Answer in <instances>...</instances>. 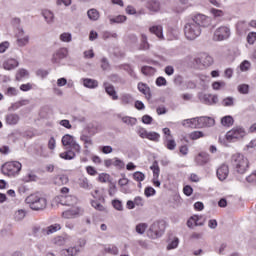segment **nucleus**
Segmentation results:
<instances>
[{
    "instance_id": "f257e3e1",
    "label": "nucleus",
    "mask_w": 256,
    "mask_h": 256,
    "mask_svg": "<svg viewBox=\"0 0 256 256\" xmlns=\"http://www.w3.org/2000/svg\"><path fill=\"white\" fill-rule=\"evenodd\" d=\"M211 18L205 14H196L184 26V35L188 41H195L201 35V27H209Z\"/></svg>"
},
{
    "instance_id": "f03ea898",
    "label": "nucleus",
    "mask_w": 256,
    "mask_h": 256,
    "mask_svg": "<svg viewBox=\"0 0 256 256\" xmlns=\"http://www.w3.org/2000/svg\"><path fill=\"white\" fill-rule=\"evenodd\" d=\"M231 165L237 180L244 182L245 177L243 175L249 171V159L241 153H236L231 156Z\"/></svg>"
},
{
    "instance_id": "7ed1b4c3",
    "label": "nucleus",
    "mask_w": 256,
    "mask_h": 256,
    "mask_svg": "<svg viewBox=\"0 0 256 256\" xmlns=\"http://www.w3.org/2000/svg\"><path fill=\"white\" fill-rule=\"evenodd\" d=\"M25 201L33 211H43L47 208V198L39 193L29 195Z\"/></svg>"
},
{
    "instance_id": "20e7f679",
    "label": "nucleus",
    "mask_w": 256,
    "mask_h": 256,
    "mask_svg": "<svg viewBox=\"0 0 256 256\" xmlns=\"http://www.w3.org/2000/svg\"><path fill=\"white\" fill-rule=\"evenodd\" d=\"M22 167L23 165H21L19 161H11L2 165L1 171L3 175H7L8 177H15L16 175H19Z\"/></svg>"
},
{
    "instance_id": "39448f33",
    "label": "nucleus",
    "mask_w": 256,
    "mask_h": 256,
    "mask_svg": "<svg viewBox=\"0 0 256 256\" xmlns=\"http://www.w3.org/2000/svg\"><path fill=\"white\" fill-rule=\"evenodd\" d=\"M246 135L247 131L245 128L236 126L226 133V141L229 143H237V141H241V139H243Z\"/></svg>"
},
{
    "instance_id": "423d86ee",
    "label": "nucleus",
    "mask_w": 256,
    "mask_h": 256,
    "mask_svg": "<svg viewBox=\"0 0 256 256\" xmlns=\"http://www.w3.org/2000/svg\"><path fill=\"white\" fill-rule=\"evenodd\" d=\"M163 233H165V221L163 220L153 222L148 230V235L151 239H157L158 237H161Z\"/></svg>"
},
{
    "instance_id": "0eeeda50",
    "label": "nucleus",
    "mask_w": 256,
    "mask_h": 256,
    "mask_svg": "<svg viewBox=\"0 0 256 256\" xmlns=\"http://www.w3.org/2000/svg\"><path fill=\"white\" fill-rule=\"evenodd\" d=\"M231 37V28L229 26H220L213 33V41H227Z\"/></svg>"
},
{
    "instance_id": "6e6552de",
    "label": "nucleus",
    "mask_w": 256,
    "mask_h": 256,
    "mask_svg": "<svg viewBox=\"0 0 256 256\" xmlns=\"http://www.w3.org/2000/svg\"><path fill=\"white\" fill-rule=\"evenodd\" d=\"M62 145L66 147V149H72V151H76V153L81 152V146L75 141V137L70 134H66L62 137Z\"/></svg>"
},
{
    "instance_id": "1a4fd4ad",
    "label": "nucleus",
    "mask_w": 256,
    "mask_h": 256,
    "mask_svg": "<svg viewBox=\"0 0 256 256\" xmlns=\"http://www.w3.org/2000/svg\"><path fill=\"white\" fill-rule=\"evenodd\" d=\"M84 210L79 207H73L69 210L62 212V217L64 219H77V217H81L83 215Z\"/></svg>"
},
{
    "instance_id": "9d476101",
    "label": "nucleus",
    "mask_w": 256,
    "mask_h": 256,
    "mask_svg": "<svg viewBox=\"0 0 256 256\" xmlns=\"http://www.w3.org/2000/svg\"><path fill=\"white\" fill-rule=\"evenodd\" d=\"M68 53L69 51L67 50V48H60L53 54L52 63H56V64L61 63V61H63V59L67 57Z\"/></svg>"
},
{
    "instance_id": "9b49d317",
    "label": "nucleus",
    "mask_w": 256,
    "mask_h": 256,
    "mask_svg": "<svg viewBox=\"0 0 256 256\" xmlns=\"http://www.w3.org/2000/svg\"><path fill=\"white\" fill-rule=\"evenodd\" d=\"M216 175H217L219 181H225V179H227V177H229V166H227L225 164L221 165L217 169Z\"/></svg>"
},
{
    "instance_id": "f8f14e48",
    "label": "nucleus",
    "mask_w": 256,
    "mask_h": 256,
    "mask_svg": "<svg viewBox=\"0 0 256 256\" xmlns=\"http://www.w3.org/2000/svg\"><path fill=\"white\" fill-rule=\"evenodd\" d=\"M17 45L18 47H25L26 45H29V35H25V31L23 29H20L18 32Z\"/></svg>"
},
{
    "instance_id": "ddd939ff",
    "label": "nucleus",
    "mask_w": 256,
    "mask_h": 256,
    "mask_svg": "<svg viewBox=\"0 0 256 256\" xmlns=\"http://www.w3.org/2000/svg\"><path fill=\"white\" fill-rule=\"evenodd\" d=\"M199 119V127L203 129V127H213L215 125V119L207 116L198 117Z\"/></svg>"
},
{
    "instance_id": "4468645a",
    "label": "nucleus",
    "mask_w": 256,
    "mask_h": 256,
    "mask_svg": "<svg viewBox=\"0 0 256 256\" xmlns=\"http://www.w3.org/2000/svg\"><path fill=\"white\" fill-rule=\"evenodd\" d=\"M201 101L205 103V105H216V103L219 102V97L217 95L204 94L201 97Z\"/></svg>"
},
{
    "instance_id": "2eb2a0df",
    "label": "nucleus",
    "mask_w": 256,
    "mask_h": 256,
    "mask_svg": "<svg viewBox=\"0 0 256 256\" xmlns=\"http://www.w3.org/2000/svg\"><path fill=\"white\" fill-rule=\"evenodd\" d=\"M103 85L107 95H109V97H111L113 101H117V99H119V95H117V91H115V87L109 84L108 82H104Z\"/></svg>"
},
{
    "instance_id": "dca6fc26",
    "label": "nucleus",
    "mask_w": 256,
    "mask_h": 256,
    "mask_svg": "<svg viewBox=\"0 0 256 256\" xmlns=\"http://www.w3.org/2000/svg\"><path fill=\"white\" fill-rule=\"evenodd\" d=\"M183 127H190L191 129H200L199 117L186 119L182 122Z\"/></svg>"
},
{
    "instance_id": "f3484780",
    "label": "nucleus",
    "mask_w": 256,
    "mask_h": 256,
    "mask_svg": "<svg viewBox=\"0 0 256 256\" xmlns=\"http://www.w3.org/2000/svg\"><path fill=\"white\" fill-rule=\"evenodd\" d=\"M209 161H211V156L209 154H207L206 152H201L196 157L197 165H201V166L207 165V163H209Z\"/></svg>"
},
{
    "instance_id": "a211bd4d",
    "label": "nucleus",
    "mask_w": 256,
    "mask_h": 256,
    "mask_svg": "<svg viewBox=\"0 0 256 256\" xmlns=\"http://www.w3.org/2000/svg\"><path fill=\"white\" fill-rule=\"evenodd\" d=\"M60 203L61 205H67L70 207L71 205H75V203H77V197L71 195H62L60 198Z\"/></svg>"
},
{
    "instance_id": "6ab92c4d",
    "label": "nucleus",
    "mask_w": 256,
    "mask_h": 256,
    "mask_svg": "<svg viewBox=\"0 0 256 256\" xmlns=\"http://www.w3.org/2000/svg\"><path fill=\"white\" fill-rule=\"evenodd\" d=\"M7 125H17L21 120V117L17 113H9L5 117Z\"/></svg>"
},
{
    "instance_id": "aec40b11",
    "label": "nucleus",
    "mask_w": 256,
    "mask_h": 256,
    "mask_svg": "<svg viewBox=\"0 0 256 256\" xmlns=\"http://www.w3.org/2000/svg\"><path fill=\"white\" fill-rule=\"evenodd\" d=\"M203 227V222H199V215H194L189 218L187 221V227L193 229V227Z\"/></svg>"
},
{
    "instance_id": "412c9836",
    "label": "nucleus",
    "mask_w": 256,
    "mask_h": 256,
    "mask_svg": "<svg viewBox=\"0 0 256 256\" xmlns=\"http://www.w3.org/2000/svg\"><path fill=\"white\" fill-rule=\"evenodd\" d=\"M198 61L203 67H211V65H213V57L208 54H202L201 57L198 58Z\"/></svg>"
},
{
    "instance_id": "4be33fe9",
    "label": "nucleus",
    "mask_w": 256,
    "mask_h": 256,
    "mask_svg": "<svg viewBox=\"0 0 256 256\" xmlns=\"http://www.w3.org/2000/svg\"><path fill=\"white\" fill-rule=\"evenodd\" d=\"M84 87L87 89H97L99 87V82L95 79L84 78L82 79Z\"/></svg>"
},
{
    "instance_id": "5701e85b",
    "label": "nucleus",
    "mask_w": 256,
    "mask_h": 256,
    "mask_svg": "<svg viewBox=\"0 0 256 256\" xmlns=\"http://www.w3.org/2000/svg\"><path fill=\"white\" fill-rule=\"evenodd\" d=\"M120 101H121V105H123L124 107H127V105H133V102L135 101V99H133V96L131 94H121L120 96Z\"/></svg>"
},
{
    "instance_id": "b1692460",
    "label": "nucleus",
    "mask_w": 256,
    "mask_h": 256,
    "mask_svg": "<svg viewBox=\"0 0 256 256\" xmlns=\"http://www.w3.org/2000/svg\"><path fill=\"white\" fill-rule=\"evenodd\" d=\"M236 31L239 35H244V33L249 31V24L245 21H239L236 24Z\"/></svg>"
},
{
    "instance_id": "393cba45",
    "label": "nucleus",
    "mask_w": 256,
    "mask_h": 256,
    "mask_svg": "<svg viewBox=\"0 0 256 256\" xmlns=\"http://www.w3.org/2000/svg\"><path fill=\"white\" fill-rule=\"evenodd\" d=\"M149 31L153 35H156L158 39H165V36H163V26L161 25L152 26L150 27Z\"/></svg>"
},
{
    "instance_id": "a878e982",
    "label": "nucleus",
    "mask_w": 256,
    "mask_h": 256,
    "mask_svg": "<svg viewBox=\"0 0 256 256\" xmlns=\"http://www.w3.org/2000/svg\"><path fill=\"white\" fill-rule=\"evenodd\" d=\"M3 67L6 69V71H11L19 67V62L15 59H8L6 62H4Z\"/></svg>"
},
{
    "instance_id": "bb28decb",
    "label": "nucleus",
    "mask_w": 256,
    "mask_h": 256,
    "mask_svg": "<svg viewBox=\"0 0 256 256\" xmlns=\"http://www.w3.org/2000/svg\"><path fill=\"white\" fill-rule=\"evenodd\" d=\"M138 90L143 93L148 99H151V88L145 83H138Z\"/></svg>"
},
{
    "instance_id": "cd10ccee",
    "label": "nucleus",
    "mask_w": 256,
    "mask_h": 256,
    "mask_svg": "<svg viewBox=\"0 0 256 256\" xmlns=\"http://www.w3.org/2000/svg\"><path fill=\"white\" fill-rule=\"evenodd\" d=\"M69 183V177L65 174H60L54 178L55 185H67Z\"/></svg>"
},
{
    "instance_id": "c85d7f7f",
    "label": "nucleus",
    "mask_w": 256,
    "mask_h": 256,
    "mask_svg": "<svg viewBox=\"0 0 256 256\" xmlns=\"http://www.w3.org/2000/svg\"><path fill=\"white\" fill-rule=\"evenodd\" d=\"M45 235H53L57 231H61V224H52L43 230Z\"/></svg>"
},
{
    "instance_id": "c756f323",
    "label": "nucleus",
    "mask_w": 256,
    "mask_h": 256,
    "mask_svg": "<svg viewBox=\"0 0 256 256\" xmlns=\"http://www.w3.org/2000/svg\"><path fill=\"white\" fill-rule=\"evenodd\" d=\"M147 7L149 11H153L154 13H157L161 9V3L157 0H150L148 1Z\"/></svg>"
},
{
    "instance_id": "7c9ffc66",
    "label": "nucleus",
    "mask_w": 256,
    "mask_h": 256,
    "mask_svg": "<svg viewBox=\"0 0 256 256\" xmlns=\"http://www.w3.org/2000/svg\"><path fill=\"white\" fill-rule=\"evenodd\" d=\"M151 49V44L147 41V35H141L140 51H149Z\"/></svg>"
},
{
    "instance_id": "2f4dec72",
    "label": "nucleus",
    "mask_w": 256,
    "mask_h": 256,
    "mask_svg": "<svg viewBox=\"0 0 256 256\" xmlns=\"http://www.w3.org/2000/svg\"><path fill=\"white\" fill-rule=\"evenodd\" d=\"M75 150L73 149H69L66 152H62L60 153V157L61 159H65L66 161H71L72 159H75Z\"/></svg>"
},
{
    "instance_id": "473e14b6",
    "label": "nucleus",
    "mask_w": 256,
    "mask_h": 256,
    "mask_svg": "<svg viewBox=\"0 0 256 256\" xmlns=\"http://www.w3.org/2000/svg\"><path fill=\"white\" fill-rule=\"evenodd\" d=\"M79 187H81L82 189H86V190H90L93 189V185H91V183H89V179L83 177L80 178L78 181Z\"/></svg>"
},
{
    "instance_id": "72a5a7b5",
    "label": "nucleus",
    "mask_w": 256,
    "mask_h": 256,
    "mask_svg": "<svg viewBox=\"0 0 256 256\" xmlns=\"http://www.w3.org/2000/svg\"><path fill=\"white\" fill-rule=\"evenodd\" d=\"M25 105H29V100H21L13 103L9 108V111H17V109H20V107H25Z\"/></svg>"
},
{
    "instance_id": "f704fd0d",
    "label": "nucleus",
    "mask_w": 256,
    "mask_h": 256,
    "mask_svg": "<svg viewBox=\"0 0 256 256\" xmlns=\"http://www.w3.org/2000/svg\"><path fill=\"white\" fill-rule=\"evenodd\" d=\"M42 15L46 21V23L51 24L53 23V19H55V15H53V12L49 10L42 11Z\"/></svg>"
},
{
    "instance_id": "c9c22d12",
    "label": "nucleus",
    "mask_w": 256,
    "mask_h": 256,
    "mask_svg": "<svg viewBox=\"0 0 256 256\" xmlns=\"http://www.w3.org/2000/svg\"><path fill=\"white\" fill-rule=\"evenodd\" d=\"M87 16L90 21H97L99 19V11H97L95 8H92L88 10Z\"/></svg>"
},
{
    "instance_id": "e433bc0d",
    "label": "nucleus",
    "mask_w": 256,
    "mask_h": 256,
    "mask_svg": "<svg viewBox=\"0 0 256 256\" xmlns=\"http://www.w3.org/2000/svg\"><path fill=\"white\" fill-rule=\"evenodd\" d=\"M233 123H235V120L233 119V116H224L222 119H221V124L224 126V127H231L233 125Z\"/></svg>"
},
{
    "instance_id": "4c0bfd02",
    "label": "nucleus",
    "mask_w": 256,
    "mask_h": 256,
    "mask_svg": "<svg viewBox=\"0 0 256 256\" xmlns=\"http://www.w3.org/2000/svg\"><path fill=\"white\" fill-rule=\"evenodd\" d=\"M110 24L113 25L114 23H125L127 21V16L125 15H118L116 17H109Z\"/></svg>"
},
{
    "instance_id": "58836bf2",
    "label": "nucleus",
    "mask_w": 256,
    "mask_h": 256,
    "mask_svg": "<svg viewBox=\"0 0 256 256\" xmlns=\"http://www.w3.org/2000/svg\"><path fill=\"white\" fill-rule=\"evenodd\" d=\"M146 139H149V141H154V143H159L161 135L157 132H148V134L146 135Z\"/></svg>"
},
{
    "instance_id": "ea45409f",
    "label": "nucleus",
    "mask_w": 256,
    "mask_h": 256,
    "mask_svg": "<svg viewBox=\"0 0 256 256\" xmlns=\"http://www.w3.org/2000/svg\"><path fill=\"white\" fill-rule=\"evenodd\" d=\"M165 147L169 149V151H175L177 143L172 138L166 137Z\"/></svg>"
},
{
    "instance_id": "a19ab883",
    "label": "nucleus",
    "mask_w": 256,
    "mask_h": 256,
    "mask_svg": "<svg viewBox=\"0 0 256 256\" xmlns=\"http://www.w3.org/2000/svg\"><path fill=\"white\" fill-rule=\"evenodd\" d=\"M29 77V71L25 69H19L16 74V80L21 81V79H27Z\"/></svg>"
},
{
    "instance_id": "79ce46f5",
    "label": "nucleus",
    "mask_w": 256,
    "mask_h": 256,
    "mask_svg": "<svg viewBox=\"0 0 256 256\" xmlns=\"http://www.w3.org/2000/svg\"><path fill=\"white\" fill-rule=\"evenodd\" d=\"M151 171H153V178L154 179H159V173H160V169H159V163H157V161H154L152 166L150 167Z\"/></svg>"
},
{
    "instance_id": "37998d69",
    "label": "nucleus",
    "mask_w": 256,
    "mask_h": 256,
    "mask_svg": "<svg viewBox=\"0 0 256 256\" xmlns=\"http://www.w3.org/2000/svg\"><path fill=\"white\" fill-rule=\"evenodd\" d=\"M59 39L63 43H71V41H73V35L69 32H64L60 35Z\"/></svg>"
},
{
    "instance_id": "c03bdc74",
    "label": "nucleus",
    "mask_w": 256,
    "mask_h": 256,
    "mask_svg": "<svg viewBox=\"0 0 256 256\" xmlns=\"http://www.w3.org/2000/svg\"><path fill=\"white\" fill-rule=\"evenodd\" d=\"M122 121L126 125H130V127H133L134 125H137V118H133V117H130V116L122 117Z\"/></svg>"
},
{
    "instance_id": "a18cd8bd",
    "label": "nucleus",
    "mask_w": 256,
    "mask_h": 256,
    "mask_svg": "<svg viewBox=\"0 0 256 256\" xmlns=\"http://www.w3.org/2000/svg\"><path fill=\"white\" fill-rule=\"evenodd\" d=\"M26 215H27V212H25V210H23V209H20L15 212L14 219H15V221H23V219H25Z\"/></svg>"
},
{
    "instance_id": "49530a36",
    "label": "nucleus",
    "mask_w": 256,
    "mask_h": 256,
    "mask_svg": "<svg viewBox=\"0 0 256 256\" xmlns=\"http://www.w3.org/2000/svg\"><path fill=\"white\" fill-rule=\"evenodd\" d=\"M68 256H77L79 255V253H81V249H79V247L74 246V247H70L68 249L65 250Z\"/></svg>"
},
{
    "instance_id": "de8ad7c7",
    "label": "nucleus",
    "mask_w": 256,
    "mask_h": 256,
    "mask_svg": "<svg viewBox=\"0 0 256 256\" xmlns=\"http://www.w3.org/2000/svg\"><path fill=\"white\" fill-rule=\"evenodd\" d=\"M222 105L223 107H233L235 105V98L231 96L224 98Z\"/></svg>"
},
{
    "instance_id": "09e8293b",
    "label": "nucleus",
    "mask_w": 256,
    "mask_h": 256,
    "mask_svg": "<svg viewBox=\"0 0 256 256\" xmlns=\"http://www.w3.org/2000/svg\"><path fill=\"white\" fill-rule=\"evenodd\" d=\"M141 71H142L143 75L151 76V75H155L157 70H155V68H153L151 66H144V67H142Z\"/></svg>"
},
{
    "instance_id": "8fccbe9b",
    "label": "nucleus",
    "mask_w": 256,
    "mask_h": 256,
    "mask_svg": "<svg viewBox=\"0 0 256 256\" xmlns=\"http://www.w3.org/2000/svg\"><path fill=\"white\" fill-rule=\"evenodd\" d=\"M147 227H149L147 223H139L136 225V233H138V235H143L145 231H147Z\"/></svg>"
},
{
    "instance_id": "3c124183",
    "label": "nucleus",
    "mask_w": 256,
    "mask_h": 256,
    "mask_svg": "<svg viewBox=\"0 0 256 256\" xmlns=\"http://www.w3.org/2000/svg\"><path fill=\"white\" fill-rule=\"evenodd\" d=\"M105 253H109L110 255H119V248L115 245H110L105 248Z\"/></svg>"
},
{
    "instance_id": "603ef678",
    "label": "nucleus",
    "mask_w": 256,
    "mask_h": 256,
    "mask_svg": "<svg viewBox=\"0 0 256 256\" xmlns=\"http://www.w3.org/2000/svg\"><path fill=\"white\" fill-rule=\"evenodd\" d=\"M113 166L116 167L117 169H125V162H123V160L115 157V158H113Z\"/></svg>"
},
{
    "instance_id": "864d4df0",
    "label": "nucleus",
    "mask_w": 256,
    "mask_h": 256,
    "mask_svg": "<svg viewBox=\"0 0 256 256\" xmlns=\"http://www.w3.org/2000/svg\"><path fill=\"white\" fill-rule=\"evenodd\" d=\"M80 139L85 144V149H89V145H93V140H91V137L87 135H82Z\"/></svg>"
},
{
    "instance_id": "5fc2aeb1",
    "label": "nucleus",
    "mask_w": 256,
    "mask_h": 256,
    "mask_svg": "<svg viewBox=\"0 0 256 256\" xmlns=\"http://www.w3.org/2000/svg\"><path fill=\"white\" fill-rule=\"evenodd\" d=\"M179 247V238H174L171 242L167 245V250L171 251V249H177Z\"/></svg>"
},
{
    "instance_id": "6e6d98bb",
    "label": "nucleus",
    "mask_w": 256,
    "mask_h": 256,
    "mask_svg": "<svg viewBox=\"0 0 256 256\" xmlns=\"http://www.w3.org/2000/svg\"><path fill=\"white\" fill-rule=\"evenodd\" d=\"M244 181H247V183H251L252 185H256V171L245 177Z\"/></svg>"
},
{
    "instance_id": "4d7b16f0",
    "label": "nucleus",
    "mask_w": 256,
    "mask_h": 256,
    "mask_svg": "<svg viewBox=\"0 0 256 256\" xmlns=\"http://www.w3.org/2000/svg\"><path fill=\"white\" fill-rule=\"evenodd\" d=\"M133 179L134 181H138V183H141V181H145V175L143 174V172H134L133 174Z\"/></svg>"
},
{
    "instance_id": "13d9d810",
    "label": "nucleus",
    "mask_w": 256,
    "mask_h": 256,
    "mask_svg": "<svg viewBox=\"0 0 256 256\" xmlns=\"http://www.w3.org/2000/svg\"><path fill=\"white\" fill-rule=\"evenodd\" d=\"M18 94H19V90H17V88L15 87H8L5 93V95H7L8 97H15Z\"/></svg>"
},
{
    "instance_id": "bf43d9fd",
    "label": "nucleus",
    "mask_w": 256,
    "mask_h": 256,
    "mask_svg": "<svg viewBox=\"0 0 256 256\" xmlns=\"http://www.w3.org/2000/svg\"><path fill=\"white\" fill-rule=\"evenodd\" d=\"M238 91L241 93V95H248L249 94V85L240 84L238 86Z\"/></svg>"
},
{
    "instance_id": "052dcab7",
    "label": "nucleus",
    "mask_w": 256,
    "mask_h": 256,
    "mask_svg": "<svg viewBox=\"0 0 256 256\" xmlns=\"http://www.w3.org/2000/svg\"><path fill=\"white\" fill-rule=\"evenodd\" d=\"M148 133L149 132L145 128L141 126L137 127V134L139 135V137H141V139H146Z\"/></svg>"
},
{
    "instance_id": "680f3d73",
    "label": "nucleus",
    "mask_w": 256,
    "mask_h": 256,
    "mask_svg": "<svg viewBox=\"0 0 256 256\" xmlns=\"http://www.w3.org/2000/svg\"><path fill=\"white\" fill-rule=\"evenodd\" d=\"M112 205L116 211H123V202L121 200H113Z\"/></svg>"
},
{
    "instance_id": "e2e57ef3",
    "label": "nucleus",
    "mask_w": 256,
    "mask_h": 256,
    "mask_svg": "<svg viewBox=\"0 0 256 256\" xmlns=\"http://www.w3.org/2000/svg\"><path fill=\"white\" fill-rule=\"evenodd\" d=\"M249 69H251V62H249L248 60H244L240 64V70L245 72V71H249Z\"/></svg>"
},
{
    "instance_id": "0e129e2a",
    "label": "nucleus",
    "mask_w": 256,
    "mask_h": 256,
    "mask_svg": "<svg viewBox=\"0 0 256 256\" xmlns=\"http://www.w3.org/2000/svg\"><path fill=\"white\" fill-rule=\"evenodd\" d=\"M203 136L204 134L201 131H194L190 133V139H192V141H196V139H201V137Z\"/></svg>"
},
{
    "instance_id": "69168bd1",
    "label": "nucleus",
    "mask_w": 256,
    "mask_h": 256,
    "mask_svg": "<svg viewBox=\"0 0 256 256\" xmlns=\"http://www.w3.org/2000/svg\"><path fill=\"white\" fill-rule=\"evenodd\" d=\"M256 41V32H250L247 35V42L249 43V45H253Z\"/></svg>"
},
{
    "instance_id": "338daca9",
    "label": "nucleus",
    "mask_w": 256,
    "mask_h": 256,
    "mask_svg": "<svg viewBox=\"0 0 256 256\" xmlns=\"http://www.w3.org/2000/svg\"><path fill=\"white\" fill-rule=\"evenodd\" d=\"M55 245H58L59 247H63L65 245V239L64 236H57L54 238Z\"/></svg>"
},
{
    "instance_id": "774afa93",
    "label": "nucleus",
    "mask_w": 256,
    "mask_h": 256,
    "mask_svg": "<svg viewBox=\"0 0 256 256\" xmlns=\"http://www.w3.org/2000/svg\"><path fill=\"white\" fill-rule=\"evenodd\" d=\"M144 194L147 196V197H153V195H155V190L153 187L149 186V187H146L145 188V191H144Z\"/></svg>"
}]
</instances>
